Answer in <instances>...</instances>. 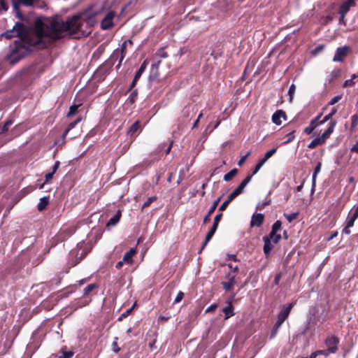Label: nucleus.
<instances>
[{
	"instance_id": "nucleus-21",
	"label": "nucleus",
	"mask_w": 358,
	"mask_h": 358,
	"mask_svg": "<svg viewBox=\"0 0 358 358\" xmlns=\"http://www.w3.org/2000/svg\"><path fill=\"white\" fill-rule=\"evenodd\" d=\"M322 167L321 162H318L315 168L313 177H312V192H314L315 183H316V177L317 175L320 173Z\"/></svg>"
},
{
	"instance_id": "nucleus-56",
	"label": "nucleus",
	"mask_w": 358,
	"mask_h": 358,
	"mask_svg": "<svg viewBox=\"0 0 358 358\" xmlns=\"http://www.w3.org/2000/svg\"><path fill=\"white\" fill-rule=\"evenodd\" d=\"M356 220L354 219L353 217H350L348 220V222H347V227H352L353 225H354V223H355V221Z\"/></svg>"
},
{
	"instance_id": "nucleus-42",
	"label": "nucleus",
	"mask_w": 358,
	"mask_h": 358,
	"mask_svg": "<svg viewBox=\"0 0 358 358\" xmlns=\"http://www.w3.org/2000/svg\"><path fill=\"white\" fill-rule=\"evenodd\" d=\"M277 151V148H272L271 150H269L268 151H267L265 155H264V158H265V159L267 161L269 158H271Z\"/></svg>"
},
{
	"instance_id": "nucleus-13",
	"label": "nucleus",
	"mask_w": 358,
	"mask_h": 358,
	"mask_svg": "<svg viewBox=\"0 0 358 358\" xmlns=\"http://www.w3.org/2000/svg\"><path fill=\"white\" fill-rule=\"evenodd\" d=\"M336 124V122L335 120L331 121L328 129L321 136H319L323 143H325L326 140L329 138L330 135L333 133Z\"/></svg>"
},
{
	"instance_id": "nucleus-17",
	"label": "nucleus",
	"mask_w": 358,
	"mask_h": 358,
	"mask_svg": "<svg viewBox=\"0 0 358 358\" xmlns=\"http://www.w3.org/2000/svg\"><path fill=\"white\" fill-rule=\"evenodd\" d=\"M285 117V113L282 110H278L272 115V121L274 124L280 125L282 124L281 118Z\"/></svg>"
},
{
	"instance_id": "nucleus-62",
	"label": "nucleus",
	"mask_w": 358,
	"mask_h": 358,
	"mask_svg": "<svg viewBox=\"0 0 358 358\" xmlns=\"http://www.w3.org/2000/svg\"><path fill=\"white\" fill-rule=\"evenodd\" d=\"M124 263V262L123 260H121L119 262H117L115 266L116 268L120 269Z\"/></svg>"
},
{
	"instance_id": "nucleus-47",
	"label": "nucleus",
	"mask_w": 358,
	"mask_h": 358,
	"mask_svg": "<svg viewBox=\"0 0 358 358\" xmlns=\"http://www.w3.org/2000/svg\"><path fill=\"white\" fill-rule=\"evenodd\" d=\"M183 297H184V293L180 291L178 293V294L174 300V303H178L180 302L181 300L183 299Z\"/></svg>"
},
{
	"instance_id": "nucleus-22",
	"label": "nucleus",
	"mask_w": 358,
	"mask_h": 358,
	"mask_svg": "<svg viewBox=\"0 0 358 358\" xmlns=\"http://www.w3.org/2000/svg\"><path fill=\"white\" fill-rule=\"evenodd\" d=\"M235 283H236L235 276L233 275V276H229V280L227 282H223L222 283V285L223 286V288L226 291H228V290H230L232 289V287H234Z\"/></svg>"
},
{
	"instance_id": "nucleus-30",
	"label": "nucleus",
	"mask_w": 358,
	"mask_h": 358,
	"mask_svg": "<svg viewBox=\"0 0 358 358\" xmlns=\"http://www.w3.org/2000/svg\"><path fill=\"white\" fill-rule=\"evenodd\" d=\"M238 173L237 169H233L229 172L226 173L224 176V181H229L231 180Z\"/></svg>"
},
{
	"instance_id": "nucleus-55",
	"label": "nucleus",
	"mask_w": 358,
	"mask_h": 358,
	"mask_svg": "<svg viewBox=\"0 0 358 358\" xmlns=\"http://www.w3.org/2000/svg\"><path fill=\"white\" fill-rule=\"evenodd\" d=\"M212 214L213 213H209V211H208V213L203 217V223H207L210 221V217Z\"/></svg>"
},
{
	"instance_id": "nucleus-32",
	"label": "nucleus",
	"mask_w": 358,
	"mask_h": 358,
	"mask_svg": "<svg viewBox=\"0 0 358 358\" xmlns=\"http://www.w3.org/2000/svg\"><path fill=\"white\" fill-rule=\"evenodd\" d=\"M323 144V142L320 138L319 136L316 137L315 139H313L308 145V147L310 149H313L316 148L317 146Z\"/></svg>"
},
{
	"instance_id": "nucleus-15",
	"label": "nucleus",
	"mask_w": 358,
	"mask_h": 358,
	"mask_svg": "<svg viewBox=\"0 0 358 358\" xmlns=\"http://www.w3.org/2000/svg\"><path fill=\"white\" fill-rule=\"evenodd\" d=\"M264 217L262 213H257L256 215H253L251 219L250 225L251 227H259L263 223Z\"/></svg>"
},
{
	"instance_id": "nucleus-39",
	"label": "nucleus",
	"mask_w": 358,
	"mask_h": 358,
	"mask_svg": "<svg viewBox=\"0 0 358 358\" xmlns=\"http://www.w3.org/2000/svg\"><path fill=\"white\" fill-rule=\"evenodd\" d=\"M233 201V199L229 196H228L227 199L221 204V206H220L219 208V210L220 211H223L228 206V205Z\"/></svg>"
},
{
	"instance_id": "nucleus-18",
	"label": "nucleus",
	"mask_w": 358,
	"mask_h": 358,
	"mask_svg": "<svg viewBox=\"0 0 358 358\" xmlns=\"http://www.w3.org/2000/svg\"><path fill=\"white\" fill-rule=\"evenodd\" d=\"M76 231V228L74 227H68L65 229H62L58 236L60 237L61 236V240H64L65 238H66L67 237L70 236L71 235H72Z\"/></svg>"
},
{
	"instance_id": "nucleus-46",
	"label": "nucleus",
	"mask_w": 358,
	"mask_h": 358,
	"mask_svg": "<svg viewBox=\"0 0 358 358\" xmlns=\"http://www.w3.org/2000/svg\"><path fill=\"white\" fill-rule=\"evenodd\" d=\"M342 96L341 95H337L334 97H333L330 101L329 102L328 105L329 106H332V105H334L336 103H337L338 101L341 100Z\"/></svg>"
},
{
	"instance_id": "nucleus-28",
	"label": "nucleus",
	"mask_w": 358,
	"mask_h": 358,
	"mask_svg": "<svg viewBox=\"0 0 358 358\" xmlns=\"http://www.w3.org/2000/svg\"><path fill=\"white\" fill-rule=\"evenodd\" d=\"M140 129V125H139V122L138 121H136L129 128V131H128V134L130 135V136H133V135H135L136 133Z\"/></svg>"
},
{
	"instance_id": "nucleus-27",
	"label": "nucleus",
	"mask_w": 358,
	"mask_h": 358,
	"mask_svg": "<svg viewBox=\"0 0 358 358\" xmlns=\"http://www.w3.org/2000/svg\"><path fill=\"white\" fill-rule=\"evenodd\" d=\"M317 313V310L315 308H313L310 310V317L308 320V325L310 326L312 324H314L316 323L317 319L315 317V314Z\"/></svg>"
},
{
	"instance_id": "nucleus-9",
	"label": "nucleus",
	"mask_w": 358,
	"mask_h": 358,
	"mask_svg": "<svg viewBox=\"0 0 358 358\" xmlns=\"http://www.w3.org/2000/svg\"><path fill=\"white\" fill-rule=\"evenodd\" d=\"M34 3V0H16L13 2V8L17 14V17L21 19L22 15L20 13L19 8L20 6H31Z\"/></svg>"
},
{
	"instance_id": "nucleus-61",
	"label": "nucleus",
	"mask_w": 358,
	"mask_h": 358,
	"mask_svg": "<svg viewBox=\"0 0 358 358\" xmlns=\"http://www.w3.org/2000/svg\"><path fill=\"white\" fill-rule=\"evenodd\" d=\"M266 160L265 158L260 159L259 162H257V164L259 165L261 167L266 163Z\"/></svg>"
},
{
	"instance_id": "nucleus-63",
	"label": "nucleus",
	"mask_w": 358,
	"mask_h": 358,
	"mask_svg": "<svg viewBox=\"0 0 358 358\" xmlns=\"http://www.w3.org/2000/svg\"><path fill=\"white\" fill-rule=\"evenodd\" d=\"M350 227H345L343 229V234H350Z\"/></svg>"
},
{
	"instance_id": "nucleus-52",
	"label": "nucleus",
	"mask_w": 358,
	"mask_h": 358,
	"mask_svg": "<svg viewBox=\"0 0 358 358\" xmlns=\"http://www.w3.org/2000/svg\"><path fill=\"white\" fill-rule=\"evenodd\" d=\"M222 217V213L217 214V215L215 217V218H214V222H213V224H215L216 226H218V223H219V222L221 220Z\"/></svg>"
},
{
	"instance_id": "nucleus-6",
	"label": "nucleus",
	"mask_w": 358,
	"mask_h": 358,
	"mask_svg": "<svg viewBox=\"0 0 358 358\" xmlns=\"http://www.w3.org/2000/svg\"><path fill=\"white\" fill-rule=\"evenodd\" d=\"M355 0H346L342 3L339 8V14L341 15L340 21L345 18L346 13L350 10V8L355 7Z\"/></svg>"
},
{
	"instance_id": "nucleus-11",
	"label": "nucleus",
	"mask_w": 358,
	"mask_h": 358,
	"mask_svg": "<svg viewBox=\"0 0 358 358\" xmlns=\"http://www.w3.org/2000/svg\"><path fill=\"white\" fill-rule=\"evenodd\" d=\"M336 124V122L335 120L331 121L328 129L321 136H319L323 143H325L326 140L329 138L330 135L333 133Z\"/></svg>"
},
{
	"instance_id": "nucleus-3",
	"label": "nucleus",
	"mask_w": 358,
	"mask_h": 358,
	"mask_svg": "<svg viewBox=\"0 0 358 358\" xmlns=\"http://www.w3.org/2000/svg\"><path fill=\"white\" fill-rule=\"evenodd\" d=\"M127 43H131V41L128 40L124 41L121 45L120 49L117 48L115 50L111 55V59H116L119 58V62L117 66V68H119L124 58L126 45Z\"/></svg>"
},
{
	"instance_id": "nucleus-36",
	"label": "nucleus",
	"mask_w": 358,
	"mask_h": 358,
	"mask_svg": "<svg viewBox=\"0 0 358 358\" xmlns=\"http://www.w3.org/2000/svg\"><path fill=\"white\" fill-rule=\"evenodd\" d=\"M299 215V212L290 213V214H286L284 213V216L287 219V220L289 222H292L293 220H296Z\"/></svg>"
},
{
	"instance_id": "nucleus-2",
	"label": "nucleus",
	"mask_w": 358,
	"mask_h": 358,
	"mask_svg": "<svg viewBox=\"0 0 358 358\" xmlns=\"http://www.w3.org/2000/svg\"><path fill=\"white\" fill-rule=\"evenodd\" d=\"M10 39L13 37H17L18 39L15 41V48L12 50L11 54L8 56V59L12 64H16L27 52L29 43L27 40V31L22 23L17 22L13 27L3 33L0 36Z\"/></svg>"
},
{
	"instance_id": "nucleus-49",
	"label": "nucleus",
	"mask_w": 358,
	"mask_h": 358,
	"mask_svg": "<svg viewBox=\"0 0 358 358\" xmlns=\"http://www.w3.org/2000/svg\"><path fill=\"white\" fill-rule=\"evenodd\" d=\"M250 155V151L248 152V153H247L245 155H244L243 157H242L239 159V161L238 162V166L242 165V164L244 163V162L245 161V159L248 157V156H249Z\"/></svg>"
},
{
	"instance_id": "nucleus-24",
	"label": "nucleus",
	"mask_w": 358,
	"mask_h": 358,
	"mask_svg": "<svg viewBox=\"0 0 358 358\" xmlns=\"http://www.w3.org/2000/svg\"><path fill=\"white\" fill-rule=\"evenodd\" d=\"M217 227L218 226H216L215 224H213L211 229L206 234L205 242L203 245V248H204L206 245V244L208 243V242L212 238V237L213 236V235L215 234V233L217 229Z\"/></svg>"
},
{
	"instance_id": "nucleus-16",
	"label": "nucleus",
	"mask_w": 358,
	"mask_h": 358,
	"mask_svg": "<svg viewBox=\"0 0 358 358\" xmlns=\"http://www.w3.org/2000/svg\"><path fill=\"white\" fill-rule=\"evenodd\" d=\"M161 63L160 60L157 61L151 66L150 69V77L152 79H157L159 78V66Z\"/></svg>"
},
{
	"instance_id": "nucleus-12",
	"label": "nucleus",
	"mask_w": 358,
	"mask_h": 358,
	"mask_svg": "<svg viewBox=\"0 0 358 358\" xmlns=\"http://www.w3.org/2000/svg\"><path fill=\"white\" fill-rule=\"evenodd\" d=\"M336 124V122L335 120L331 121L328 129L321 136H319L323 143H325L326 140L329 138L330 135L333 133Z\"/></svg>"
},
{
	"instance_id": "nucleus-8",
	"label": "nucleus",
	"mask_w": 358,
	"mask_h": 358,
	"mask_svg": "<svg viewBox=\"0 0 358 358\" xmlns=\"http://www.w3.org/2000/svg\"><path fill=\"white\" fill-rule=\"evenodd\" d=\"M326 345L327 346V350L329 352L334 353L337 350V345L338 343V339L337 337L332 336L327 338L325 341Z\"/></svg>"
},
{
	"instance_id": "nucleus-57",
	"label": "nucleus",
	"mask_w": 358,
	"mask_h": 358,
	"mask_svg": "<svg viewBox=\"0 0 358 358\" xmlns=\"http://www.w3.org/2000/svg\"><path fill=\"white\" fill-rule=\"evenodd\" d=\"M59 166V162H56L52 166V171L51 173H53V174L57 171Z\"/></svg>"
},
{
	"instance_id": "nucleus-64",
	"label": "nucleus",
	"mask_w": 358,
	"mask_h": 358,
	"mask_svg": "<svg viewBox=\"0 0 358 358\" xmlns=\"http://www.w3.org/2000/svg\"><path fill=\"white\" fill-rule=\"evenodd\" d=\"M352 217H353L355 220L358 217V207H357V208L355 209Z\"/></svg>"
},
{
	"instance_id": "nucleus-29",
	"label": "nucleus",
	"mask_w": 358,
	"mask_h": 358,
	"mask_svg": "<svg viewBox=\"0 0 358 358\" xmlns=\"http://www.w3.org/2000/svg\"><path fill=\"white\" fill-rule=\"evenodd\" d=\"M336 112H337V108L336 107H334L331 109V112L328 115L324 116V117L323 118L322 120H320L319 124H322L324 122H327L328 120H331L332 118V117L336 113Z\"/></svg>"
},
{
	"instance_id": "nucleus-35",
	"label": "nucleus",
	"mask_w": 358,
	"mask_h": 358,
	"mask_svg": "<svg viewBox=\"0 0 358 358\" xmlns=\"http://www.w3.org/2000/svg\"><path fill=\"white\" fill-rule=\"evenodd\" d=\"M157 199V197L156 196H150L149 197L146 201L144 202V203L143 204L142 206V210H143L144 208L148 207L150 206V204L155 201Z\"/></svg>"
},
{
	"instance_id": "nucleus-58",
	"label": "nucleus",
	"mask_w": 358,
	"mask_h": 358,
	"mask_svg": "<svg viewBox=\"0 0 358 358\" xmlns=\"http://www.w3.org/2000/svg\"><path fill=\"white\" fill-rule=\"evenodd\" d=\"M132 309H133V307H131V308H130L127 309L126 311H124V312L122 314V317H125L128 316V315L131 313V312L132 311Z\"/></svg>"
},
{
	"instance_id": "nucleus-19",
	"label": "nucleus",
	"mask_w": 358,
	"mask_h": 358,
	"mask_svg": "<svg viewBox=\"0 0 358 358\" xmlns=\"http://www.w3.org/2000/svg\"><path fill=\"white\" fill-rule=\"evenodd\" d=\"M136 253L135 248H131L123 256L122 260L124 263L131 264L133 263L132 257Z\"/></svg>"
},
{
	"instance_id": "nucleus-14",
	"label": "nucleus",
	"mask_w": 358,
	"mask_h": 358,
	"mask_svg": "<svg viewBox=\"0 0 358 358\" xmlns=\"http://www.w3.org/2000/svg\"><path fill=\"white\" fill-rule=\"evenodd\" d=\"M263 241L264 243V248H263L264 255H266V257H268L271 251L273 248L274 243L271 240H269L267 237H265V236L263 237Z\"/></svg>"
},
{
	"instance_id": "nucleus-1",
	"label": "nucleus",
	"mask_w": 358,
	"mask_h": 358,
	"mask_svg": "<svg viewBox=\"0 0 358 358\" xmlns=\"http://www.w3.org/2000/svg\"><path fill=\"white\" fill-rule=\"evenodd\" d=\"M82 25V17L78 15L69 17L66 21L59 17L52 19L45 27L38 28L37 31L38 42L46 37L52 41L59 39L64 36V32H68L71 35L75 34Z\"/></svg>"
},
{
	"instance_id": "nucleus-59",
	"label": "nucleus",
	"mask_w": 358,
	"mask_h": 358,
	"mask_svg": "<svg viewBox=\"0 0 358 358\" xmlns=\"http://www.w3.org/2000/svg\"><path fill=\"white\" fill-rule=\"evenodd\" d=\"M351 151L358 153V141L352 147Z\"/></svg>"
},
{
	"instance_id": "nucleus-54",
	"label": "nucleus",
	"mask_w": 358,
	"mask_h": 358,
	"mask_svg": "<svg viewBox=\"0 0 358 358\" xmlns=\"http://www.w3.org/2000/svg\"><path fill=\"white\" fill-rule=\"evenodd\" d=\"M355 84V82L352 80V79L346 80L343 84V86L345 87L352 86Z\"/></svg>"
},
{
	"instance_id": "nucleus-48",
	"label": "nucleus",
	"mask_w": 358,
	"mask_h": 358,
	"mask_svg": "<svg viewBox=\"0 0 358 358\" xmlns=\"http://www.w3.org/2000/svg\"><path fill=\"white\" fill-rule=\"evenodd\" d=\"M117 338H115V341L112 343L113 351L115 353L118 352L120 350V348L117 346Z\"/></svg>"
},
{
	"instance_id": "nucleus-41",
	"label": "nucleus",
	"mask_w": 358,
	"mask_h": 358,
	"mask_svg": "<svg viewBox=\"0 0 358 358\" xmlns=\"http://www.w3.org/2000/svg\"><path fill=\"white\" fill-rule=\"evenodd\" d=\"M79 106H80V105H76V104H73V105L71 106L69 108V111L67 114V116L69 117V116H71V115H73L74 114H76Z\"/></svg>"
},
{
	"instance_id": "nucleus-26",
	"label": "nucleus",
	"mask_w": 358,
	"mask_h": 358,
	"mask_svg": "<svg viewBox=\"0 0 358 358\" xmlns=\"http://www.w3.org/2000/svg\"><path fill=\"white\" fill-rule=\"evenodd\" d=\"M146 67H147V60H145L141 65L138 70L136 71V73L134 76L135 80H138L141 78L142 73L145 71Z\"/></svg>"
},
{
	"instance_id": "nucleus-51",
	"label": "nucleus",
	"mask_w": 358,
	"mask_h": 358,
	"mask_svg": "<svg viewBox=\"0 0 358 358\" xmlns=\"http://www.w3.org/2000/svg\"><path fill=\"white\" fill-rule=\"evenodd\" d=\"M217 308L216 303L211 304L209 307L206 309V313H210L214 311Z\"/></svg>"
},
{
	"instance_id": "nucleus-40",
	"label": "nucleus",
	"mask_w": 358,
	"mask_h": 358,
	"mask_svg": "<svg viewBox=\"0 0 358 358\" xmlns=\"http://www.w3.org/2000/svg\"><path fill=\"white\" fill-rule=\"evenodd\" d=\"M358 124V115H353L351 117V130L352 131Z\"/></svg>"
},
{
	"instance_id": "nucleus-43",
	"label": "nucleus",
	"mask_w": 358,
	"mask_h": 358,
	"mask_svg": "<svg viewBox=\"0 0 358 358\" xmlns=\"http://www.w3.org/2000/svg\"><path fill=\"white\" fill-rule=\"evenodd\" d=\"M296 90V86L292 84L289 89L288 94L289 95V101H292L294 97V94Z\"/></svg>"
},
{
	"instance_id": "nucleus-45",
	"label": "nucleus",
	"mask_w": 358,
	"mask_h": 358,
	"mask_svg": "<svg viewBox=\"0 0 358 358\" xmlns=\"http://www.w3.org/2000/svg\"><path fill=\"white\" fill-rule=\"evenodd\" d=\"M76 125V122H71V123L69 124V126H68L67 129L64 131V134H63L62 136H63V137L66 136V134H68V132H69L71 129H72L73 128H74Z\"/></svg>"
},
{
	"instance_id": "nucleus-23",
	"label": "nucleus",
	"mask_w": 358,
	"mask_h": 358,
	"mask_svg": "<svg viewBox=\"0 0 358 358\" xmlns=\"http://www.w3.org/2000/svg\"><path fill=\"white\" fill-rule=\"evenodd\" d=\"M49 203V199L46 196H43L40 199V201L37 205V208L39 211H43L46 208Z\"/></svg>"
},
{
	"instance_id": "nucleus-44",
	"label": "nucleus",
	"mask_w": 358,
	"mask_h": 358,
	"mask_svg": "<svg viewBox=\"0 0 358 358\" xmlns=\"http://www.w3.org/2000/svg\"><path fill=\"white\" fill-rule=\"evenodd\" d=\"M221 199V197H219L213 203V205L210 206V208H209L208 211H209V213H213L218 205V203L220 202Z\"/></svg>"
},
{
	"instance_id": "nucleus-53",
	"label": "nucleus",
	"mask_w": 358,
	"mask_h": 358,
	"mask_svg": "<svg viewBox=\"0 0 358 358\" xmlns=\"http://www.w3.org/2000/svg\"><path fill=\"white\" fill-rule=\"evenodd\" d=\"M287 140L285 142V143H287L290 141H292L294 138V131H292L287 134Z\"/></svg>"
},
{
	"instance_id": "nucleus-50",
	"label": "nucleus",
	"mask_w": 358,
	"mask_h": 358,
	"mask_svg": "<svg viewBox=\"0 0 358 358\" xmlns=\"http://www.w3.org/2000/svg\"><path fill=\"white\" fill-rule=\"evenodd\" d=\"M156 55L159 57V58H166L168 57V54L164 50H159Z\"/></svg>"
},
{
	"instance_id": "nucleus-38",
	"label": "nucleus",
	"mask_w": 358,
	"mask_h": 358,
	"mask_svg": "<svg viewBox=\"0 0 358 358\" xmlns=\"http://www.w3.org/2000/svg\"><path fill=\"white\" fill-rule=\"evenodd\" d=\"M282 222L280 220H277L274 222L272 226V234L277 233L281 229Z\"/></svg>"
},
{
	"instance_id": "nucleus-7",
	"label": "nucleus",
	"mask_w": 358,
	"mask_h": 358,
	"mask_svg": "<svg viewBox=\"0 0 358 358\" xmlns=\"http://www.w3.org/2000/svg\"><path fill=\"white\" fill-rule=\"evenodd\" d=\"M294 303H290L284 305L282 310L278 315L277 320L283 323L284 321L288 317V316L290 313L291 309L294 306Z\"/></svg>"
},
{
	"instance_id": "nucleus-4",
	"label": "nucleus",
	"mask_w": 358,
	"mask_h": 358,
	"mask_svg": "<svg viewBox=\"0 0 358 358\" xmlns=\"http://www.w3.org/2000/svg\"><path fill=\"white\" fill-rule=\"evenodd\" d=\"M252 176H248L229 196L233 200L235 199L238 195L243 192L244 188L250 182Z\"/></svg>"
},
{
	"instance_id": "nucleus-34",
	"label": "nucleus",
	"mask_w": 358,
	"mask_h": 358,
	"mask_svg": "<svg viewBox=\"0 0 358 358\" xmlns=\"http://www.w3.org/2000/svg\"><path fill=\"white\" fill-rule=\"evenodd\" d=\"M282 324V322H279V321H276L275 324H274L273 327V329L271 331V338H274L276 335H277V333H278V329L280 327V326Z\"/></svg>"
},
{
	"instance_id": "nucleus-5",
	"label": "nucleus",
	"mask_w": 358,
	"mask_h": 358,
	"mask_svg": "<svg viewBox=\"0 0 358 358\" xmlns=\"http://www.w3.org/2000/svg\"><path fill=\"white\" fill-rule=\"evenodd\" d=\"M115 13L112 10L108 11L101 22V27L103 30L111 28L113 25V18Z\"/></svg>"
},
{
	"instance_id": "nucleus-31",
	"label": "nucleus",
	"mask_w": 358,
	"mask_h": 358,
	"mask_svg": "<svg viewBox=\"0 0 358 358\" xmlns=\"http://www.w3.org/2000/svg\"><path fill=\"white\" fill-rule=\"evenodd\" d=\"M269 240H271L273 243H278L279 241L281 239V236L280 234H277V233L272 234V231L270 232L268 236H265Z\"/></svg>"
},
{
	"instance_id": "nucleus-25",
	"label": "nucleus",
	"mask_w": 358,
	"mask_h": 358,
	"mask_svg": "<svg viewBox=\"0 0 358 358\" xmlns=\"http://www.w3.org/2000/svg\"><path fill=\"white\" fill-rule=\"evenodd\" d=\"M120 217H121V213H120V211H117V213L108 220V222L107 223V226L110 227V226L115 225L117 223L119 222V221L120 220Z\"/></svg>"
},
{
	"instance_id": "nucleus-37",
	"label": "nucleus",
	"mask_w": 358,
	"mask_h": 358,
	"mask_svg": "<svg viewBox=\"0 0 358 358\" xmlns=\"http://www.w3.org/2000/svg\"><path fill=\"white\" fill-rule=\"evenodd\" d=\"M97 287L96 284H90L83 290L84 295H88L92 290Z\"/></svg>"
},
{
	"instance_id": "nucleus-10",
	"label": "nucleus",
	"mask_w": 358,
	"mask_h": 358,
	"mask_svg": "<svg viewBox=\"0 0 358 358\" xmlns=\"http://www.w3.org/2000/svg\"><path fill=\"white\" fill-rule=\"evenodd\" d=\"M349 48L347 46L338 48L333 58L334 62H342L347 56Z\"/></svg>"
},
{
	"instance_id": "nucleus-33",
	"label": "nucleus",
	"mask_w": 358,
	"mask_h": 358,
	"mask_svg": "<svg viewBox=\"0 0 358 358\" xmlns=\"http://www.w3.org/2000/svg\"><path fill=\"white\" fill-rule=\"evenodd\" d=\"M318 125L320 124L315 123L314 121H311L310 125L304 129V132L307 134H310Z\"/></svg>"
},
{
	"instance_id": "nucleus-20",
	"label": "nucleus",
	"mask_w": 358,
	"mask_h": 358,
	"mask_svg": "<svg viewBox=\"0 0 358 358\" xmlns=\"http://www.w3.org/2000/svg\"><path fill=\"white\" fill-rule=\"evenodd\" d=\"M224 313V319L227 320L234 315V306L230 301H228V306L222 309Z\"/></svg>"
},
{
	"instance_id": "nucleus-60",
	"label": "nucleus",
	"mask_w": 358,
	"mask_h": 358,
	"mask_svg": "<svg viewBox=\"0 0 358 358\" xmlns=\"http://www.w3.org/2000/svg\"><path fill=\"white\" fill-rule=\"evenodd\" d=\"M53 173H48L45 175V181L48 182L51 180L53 177Z\"/></svg>"
}]
</instances>
